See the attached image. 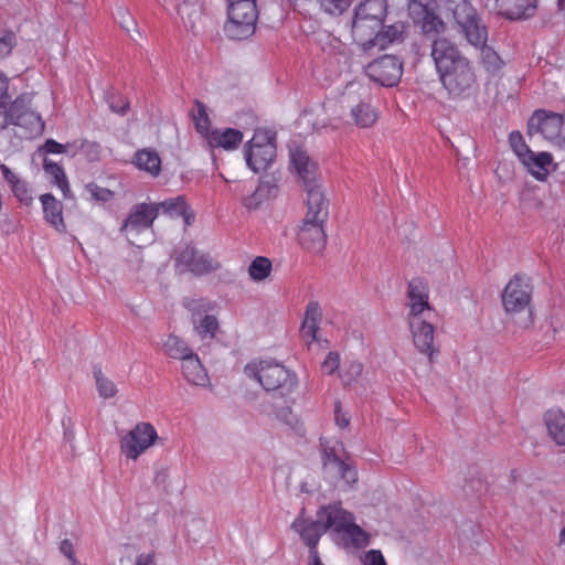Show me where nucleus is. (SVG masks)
Instances as JSON below:
<instances>
[{
  "mask_svg": "<svg viewBox=\"0 0 565 565\" xmlns=\"http://www.w3.org/2000/svg\"><path fill=\"white\" fill-rule=\"evenodd\" d=\"M408 14L416 25H419L425 34L441 33L445 23L436 14V0H408Z\"/></svg>",
  "mask_w": 565,
  "mask_h": 565,
  "instance_id": "nucleus-13",
  "label": "nucleus"
},
{
  "mask_svg": "<svg viewBox=\"0 0 565 565\" xmlns=\"http://www.w3.org/2000/svg\"><path fill=\"white\" fill-rule=\"evenodd\" d=\"M431 57L440 83L449 95H471L477 85V76L470 61L455 43L446 38L436 39L431 44Z\"/></svg>",
  "mask_w": 565,
  "mask_h": 565,
  "instance_id": "nucleus-1",
  "label": "nucleus"
},
{
  "mask_svg": "<svg viewBox=\"0 0 565 565\" xmlns=\"http://www.w3.org/2000/svg\"><path fill=\"white\" fill-rule=\"evenodd\" d=\"M41 150L46 154L65 153L67 151V145L60 143L54 139H47L41 147Z\"/></svg>",
  "mask_w": 565,
  "mask_h": 565,
  "instance_id": "nucleus-51",
  "label": "nucleus"
},
{
  "mask_svg": "<svg viewBox=\"0 0 565 565\" xmlns=\"http://www.w3.org/2000/svg\"><path fill=\"white\" fill-rule=\"evenodd\" d=\"M387 7V0H364L355 8L352 33L359 44L370 41L383 26Z\"/></svg>",
  "mask_w": 565,
  "mask_h": 565,
  "instance_id": "nucleus-4",
  "label": "nucleus"
},
{
  "mask_svg": "<svg viewBox=\"0 0 565 565\" xmlns=\"http://www.w3.org/2000/svg\"><path fill=\"white\" fill-rule=\"evenodd\" d=\"M403 25L392 24L383 29V26L370 36V41L359 44L364 51L376 47L385 50L390 44L402 40Z\"/></svg>",
  "mask_w": 565,
  "mask_h": 565,
  "instance_id": "nucleus-23",
  "label": "nucleus"
},
{
  "mask_svg": "<svg viewBox=\"0 0 565 565\" xmlns=\"http://www.w3.org/2000/svg\"><path fill=\"white\" fill-rule=\"evenodd\" d=\"M94 379L96 382V388L100 397L107 399L114 397L118 390L114 381L108 379L102 371L100 366L94 367Z\"/></svg>",
  "mask_w": 565,
  "mask_h": 565,
  "instance_id": "nucleus-37",
  "label": "nucleus"
},
{
  "mask_svg": "<svg viewBox=\"0 0 565 565\" xmlns=\"http://www.w3.org/2000/svg\"><path fill=\"white\" fill-rule=\"evenodd\" d=\"M157 217L158 211L153 203H138L132 206L125 218L120 232L125 234L132 245L140 248L142 244L137 242L138 236L151 230Z\"/></svg>",
  "mask_w": 565,
  "mask_h": 565,
  "instance_id": "nucleus-11",
  "label": "nucleus"
},
{
  "mask_svg": "<svg viewBox=\"0 0 565 565\" xmlns=\"http://www.w3.org/2000/svg\"><path fill=\"white\" fill-rule=\"evenodd\" d=\"M317 518L323 521L327 530L331 529L337 533H342L354 522V515L344 510L341 503L322 507L318 511Z\"/></svg>",
  "mask_w": 565,
  "mask_h": 565,
  "instance_id": "nucleus-21",
  "label": "nucleus"
},
{
  "mask_svg": "<svg viewBox=\"0 0 565 565\" xmlns=\"http://www.w3.org/2000/svg\"><path fill=\"white\" fill-rule=\"evenodd\" d=\"M320 445L323 451L324 472L331 478L342 480L349 487L355 484L359 479L356 468L339 456V451L343 450V444L335 441L331 446L329 440L321 439Z\"/></svg>",
  "mask_w": 565,
  "mask_h": 565,
  "instance_id": "nucleus-10",
  "label": "nucleus"
},
{
  "mask_svg": "<svg viewBox=\"0 0 565 565\" xmlns=\"http://www.w3.org/2000/svg\"><path fill=\"white\" fill-rule=\"evenodd\" d=\"M550 437L558 445L565 446V414L561 409H550L544 415Z\"/></svg>",
  "mask_w": 565,
  "mask_h": 565,
  "instance_id": "nucleus-31",
  "label": "nucleus"
},
{
  "mask_svg": "<svg viewBox=\"0 0 565 565\" xmlns=\"http://www.w3.org/2000/svg\"><path fill=\"white\" fill-rule=\"evenodd\" d=\"M533 287L530 278L524 275H514L502 292V306L507 313L515 315L529 311V321L532 322L531 300Z\"/></svg>",
  "mask_w": 565,
  "mask_h": 565,
  "instance_id": "nucleus-8",
  "label": "nucleus"
},
{
  "mask_svg": "<svg viewBox=\"0 0 565 565\" xmlns=\"http://www.w3.org/2000/svg\"><path fill=\"white\" fill-rule=\"evenodd\" d=\"M14 196L25 205H30L33 201L32 190L29 186L28 182L21 180L18 184H15L12 189Z\"/></svg>",
  "mask_w": 565,
  "mask_h": 565,
  "instance_id": "nucleus-47",
  "label": "nucleus"
},
{
  "mask_svg": "<svg viewBox=\"0 0 565 565\" xmlns=\"http://www.w3.org/2000/svg\"><path fill=\"white\" fill-rule=\"evenodd\" d=\"M290 161L306 190L310 186H320L317 182L318 166L310 160L306 151L300 148L290 150Z\"/></svg>",
  "mask_w": 565,
  "mask_h": 565,
  "instance_id": "nucleus-22",
  "label": "nucleus"
},
{
  "mask_svg": "<svg viewBox=\"0 0 565 565\" xmlns=\"http://www.w3.org/2000/svg\"><path fill=\"white\" fill-rule=\"evenodd\" d=\"M85 190L89 194V199L97 202H109L115 196L111 190L103 188L95 182L87 183Z\"/></svg>",
  "mask_w": 565,
  "mask_h": 565,
  "instance_id": "nucleus-45",
  "label": "nucleus"
},
{
  "mask_svg": "<svg viewBox=\"0 0 565 565\" xmlns=\"http://www.w3.org/2000/svg\"><path fill=\"white\" fill-rule=\"evenodd\" d=\"M552 161L553 157L550 152L542 151L535 153L531 151L529 157L524 158L521 163L536 180L544 181L550 173Z\"/></svg>",
  "mask_w": 565,
  "mask_h": 565,
  "instance_id": "nucleus-26",
  "label": "nucleus"
},
{
  "mask_svg": "<svg viewBox=\"0 0 565 565\" xmlns=\"http://www.w3.org/2000/svg\"><path fill=\"white\" fill-rule=\"evenodd\" d=\"M340 366V355L338 352H329L322 362L321 370L324 374H333Z\"/></svg>",
  "mask_w": 565,
  "mask_h": 565,
  "instance_id": "nucleus-49",
  "label": "nucleus"
},
{
  "mask_svg": "<svg viewBox=\"0 0 565 565\" xmlns=\"http://www.w3.org/2000/svg\"><path fill=\"white\" fill-rule=\"evenodd\" d=\"M198 114L194 116L195 128L198 132L206 139L209 135L212 132L211 121L209 115L205 110V107L202 103H198Z\"/></svg>",
  "mask_w": 565,
  "mask_h": 565,
  "instance_id": "nucleus-43",
  "label": "nucleus"
},
{
  "mask_svg": "<svg viewBox=\"0 0 565 565\" xmlns=\"http://www.w3.org/2000/svg\"><path fill=\"white\" fill-rule=\"evenodd\" d=\"M32 94H21L10 105L4 104L0 114V129L13 125L28 130L30 134H40L44 128L41 116L31 109Z\"/></svg>",
  "mask_w": 565,
  "mask_h": 565,
  "instance_id": "nucleus-5",
  "label": "nucleus"
},
{
  "mask_svg": "<svg viewBox=\"0 0 565 565\" xmlns=\"http://www.w3.org/2000/svg\"><path fill=\"white\" fill-rule=\"evenodd\" d=\"M366 74L372 81L392 87L403 75V64L395 55L385 54L367 64Z\"/></svg>",
  "mask_w": 565,
  "mask_h": 565,
  "instance_id": "nucleus-14",
  "label": "nucleus"
},
{
  "mask_svg": "<svg viewBox=\"0 0 565 565\" xmlns=\"http://www.w3.org/2000/svg\"><path fill=\"white\" fill-rule=\"evenodd\" d=\"M43 169L46 175L50 177L51 182L61 190L64 199L71 198V188L64 169L47 158L43 160Z\"/></svg>",
  "mask_w": 565,
  "mask_h": 565,
  "instance_id": "nucleus-32",
  "label": "nucleus"
},
{
  "mask_svg": "<svg viewBox=\"0 0 565 565\" xmlns=\"http://www.w3.org/2000/svg\"><path fill=\"white\" fill-rule=\"evenodd\" d=\"M134 164L151 177H158L161 172V158L156 150L140 149L134 156Z\"/></svg>",
  "mask_w": 565,
  "mask_h": 565,
  "instance_id": "nucleus-30",
  "label": "nucleus"
},
{
  "mask_svg": "<svg viewBox=\"0 0 565 565\" xmlns=\"http://www.w3.org/2000/svg\"><path fill=\"white\" fill-rule=\"evenodd\" d=\"M425 302H429L428 282L423 278L415 277L408 282L407 303Z\"/></svg>",
  "mask_w": 565,
  "mask_h": 565,
  "instance_id": "nucleus-34",
  "label": "nucleus"
},
{
  "mask_svg": "<svg viewBox=\"0 0 565 565\" xmlns=\"http://www.w3.org/2000/svg\"><path fill=\"white\" fill-rule=\"evenodd\" d=\"M135 565H156L154 552L138 555Z\"/></svg>",
  "mask_w": 565,
  "mask_h": 565,
  "instance_id": "nucleus-57",
  "label": "nucleus"
},
{
  "mask_svg": "<svg viewBox=\"0 0 565 565\" xmlns=\"http://www.w3.org/2000/svg\"><path fill=\"white\" fill-rule=\"evenodd\" d=\"M276 135L271 130L258 128L247 142L245 159L249 169L258 173L265 171L276 157Z\"/></svg>",
  "mask_w": 565,
  "mask_h": 565,
  "instance_id": "nucleus-7",
  "label": "nucleus"
},
{
  "mask_svg": "<svg viewBox=\"0 0 565 565\" xmlns=\"http://www.w3.org/2000/svg\"><path fill=\"white\" fill-rule=\"evenodd\" d=\"M294 9L301 10L305 9L308 4L313 2V0H289Z\"/></svg>",
  "mask_w": 565,
  "mask_h": 565,
  "instance_id": "nucleus-58",
  "label": "nucleus"
},
{
  "mask_svg": "<svg viewBox=\"0 0 565 565\" xmlns=\"http://www.w3.org/2000/svg\"><path fill=\"white\" fill-rule=\"evenodd\" d=\"M244 204H245V206H246V207H248V209H250V207H252V205L249 204V202H248V201H246Z\"/></svg>",
  "mask_w": 565,
  "mask_h": 565,
  "instance_id": "nucleus-63",
  "label": "nucleus"
},
{
  "mask_svg": "<svg viewBox=\"0 0 565 565\" xmlns=\"http://www.w3.org/2000/svg\"><path fill=\"white\" fill-rule=\"evenodd\" d=\"M452 15L467 41L471 45L480 47V64L483 70L488 74L498 75L503 68L504 62L492 47L486 44L487 28L481 23L476 9L467 0H462L452 9Z\"/></svg>",
  "mask_w": 565,
  "mask_h": 565,
  "instance_id": "nucleus-2",
  "label": "nucleus"
},
{
  "mask_svg": "<svg viewBox=\"0 0 565 565\" xmlns=\"http://www.w3.org/2000/svg\"><path fill=\"white\" fill-rule=\"evenodd\" d=\"M559 542L562 544H565V526L562 529V531L559 533Z\"/></svg>",
  "mask_w": 565,
  "mask_h": 565,
  "instance_id": "nucleus-61",
  "label": "nucleus"
},
{
  "mask_svg": "<svg viewBox=\"0 0 565 565\" xmlns=\"http://www.w3.org/2000/svg\"><path fill=\"white\" fill-rule=\"evenodd\" d=\"M408 313L407 322L412 323L420 320H434L435 309L429 302L425 303H407Z\"/></svg>",
  "mask_w": 565,
  "mask_h": 565,
  "instance_id": "nucleus-39",
  "label": "nucleus"
},
{
  "mask_svg": "<svg viewBox=\"0 0 565 565\" xmlns=\"http://www.w3.org/2000/svg\"><path fill=\"white\" fill-rule=\"evenodd\" d=\"M297 241L309 252H322L327 244L326 224L299 223Z\"/></svg>",
  "mask_w": 565,
  "mask_h": 565,
  "instance_id": "nucleus-18",
  "label": "nucleus"
},
{
  "mask_svg": "<svg viewBox=\"0 0 565 565\" xmlns=\"http://www.w3.org/2000/svg\"><path fill=\"white\" fill-rule=\"evenodd\" d=\"M45 221L58 232H65L66 225L63 218V205L51 193L40 196Z\"/></svg>",
  "mask_w": 565,
  "mask_h": 565,
  "instance_id": "nucleus-25",
  "label": "nucleus"
},
{
  "mask_svg": "<svg viewBox=\"0 0 565 565\" xmlns=\"http://www.w3.org/2000/svg\"><path fill=\"white\" fill-rule=\"evenodd\" d=\"M291 529L297 532L302 539L303 543L309 547V554L312 555L313 551H318L320 537L327 532L323 521L306 519L298 516L291 524Z\"/></svg>",
  "mask_w": 565,
  "mask_h": 565,
  "instance_id": "nucleus-19",
  "label": "nucleus"
},
{
  "mask_svg": "<svg viewBox=\"0 0 565 565\" xmlns=\"http://www.w3.org/2000/svg\"><path fill=\"white\" fill-rule=\"evenodd\" d=\"M15 45V35L7 32L0 35V60L9 56Z\"/></svg>",
  "mask_w": 565,
  "mask_h": 565,
  "instance_id": "nucleus-48",
  "label": "nucleus"
},
{
  "mask_svg": "<svg viewBox=\"0 0 565 565\" xmlns=\"http://www.w3.org/2000/svg\"><path fill=\"white\" fill-rule=\"evenodd\" d=\"M244 372L265 391H280L282 395L294 392L298 384L296 373L273 359L252 361L246 364Z\"/></svg>",
  "mask_w": 565,
  "mask_h": 565,
  "instance_id": "nucleus-3",
  "label": "nucleus"
},
{
  "mask_svg": "<svg viewBox=\"0 0 565 565\" xmlns=\"http://www.w3.org/2000/svg\"><path fill=\"white\" fill-rule=\"evenodd\" d=\"M109 106L114 113L119 115H126L129 110L130 104L126 98L113 95L109 102Z\"/></svg>",
  "mask_w": 565,
  "mask_h": 565,
  "instance_id": "nucleus-50",
  "label": "nucleus"
},
{
  "mask_svg": "<svg viewBox=\"0 0 565 565\" xmlns=\"http://www.w3.org/2000/svg\"><path fill=\"white\" fill-rule=\"evenodd\" d=\"M9 77L0 70V114L4 108V104L10 98L9 95Z\"/></svg>",
  "mask_w": 565,
  "mask_h": 565,
  "instance_id": "nucleus-52",
  "label": "nucleus"
},
{
  "mask_svg": "<svg viewBox=\"0 0 565 565\" xmlns=\"http://www.w3.org/2000/svg\"><path fill=\"white\" fill-rule=\"evenodd\" d=\"M195 331L202 338H214L218 330V321L213 315H205L194 323Z\"/></svg>",
  "mask_w": 565,
  "mask_h": 565,
  "instance_id": "nucleus-40",
  "label": "nucleus"
},
{
  "mask_svg": "<svg viewBox=\"0 0 565 565\" xmlns=\"http://www.w3.org/2000/svg\"><path fill=\"white\" fill-rule=\"evenodd\" d=\"M363 372V364L359 361H348L340 371V377L345 385L355 382Z\"/></svg>",
  "mask_w": 565,
  "mask_h": 565,
  "instance_id": "nucleus-41",
  "label": "nucleus"
},
{
  "mask_svg": "<svg viewBox=\"0 0 565 565\" xmlns=\"http://www.w3.org/2000/svg\"><path fill=\"white\" fill-rule=\"evenodd\" d=\"M0 170L11 189L21 181V179H19L18 175L6 164H1Z\"/></svg>",
  "mask_w": 565,
  "mask_h": 565,
  "instance_id": "nucleus-55",
  "label": "nucleus"
},
{
  "mask_svg": "<svg viewBox=\"0 0 565 565\" xmlns=\"http://www.w3.org/2000/svg\"><path fill=\"white\" fill-rule=\"evenodd\" d=\"M509 143L520 161L529 157V153L532 151L530 147L526 145L522 134L518 130H513L510 132Z\"/></svg>",
  "mask_w": 565,
  "mask_h": 565,
  "instance_id": "nucleus-42",
  "label": "nucleus"
},
{
  "mask_svg": "<svg viewBox=\"0 0 565 565\" xmlns=\"http://www.w3.org/2000/svg\"><path fill=\"white\" fill-rule=\"evenodd\" d=\"M290 414H291V409H290V407H289V406H287V407L282 408V409L280 411V413H278L276 416H277L278 418H281V419H284V420H287V416H288V415H290Z\"/></svg>",
  "mask_w": 565,
  "mask_h": 565,
  "instance_id": "nucleus-60",
  "label": "nucleus"
},
{
  "mask_svg": "<svg viewBox=\"0 0 565 565\" xmlns=\"http://www.w3.org/2000/svg\"><path fill=\"white\" fill-rule=\"evenodd\" d=\"M178 266L195 274L204 275L218 267V264L207 255L199 253L193 246L188 245L175 258Z\"/></svg>",
  "mask_w": 565,
  "mask_h": 565,
  "instance_id": "nucleus-17",
  "label": "nucleus"
},
{
  "mask_svg": "<svg viewBox=\"0 0 565 565\" xmlns=\"http://www.w3.org/2000/svg\"><path fill=\"white\" fill-rule=\"evenodd\" d=\"M320 4V8L331 14V15H340L344 11H347L351 6V0H317Z\"/></svg>",
  "mask_w": 565,
  "mask_h": 565,
  "instance_id": "nucleus-46",
  "label": "nucleus"
},
{
  "mask_svg": "<svg viewBox=\"0 0 565 565\" xmlns=\"http://www.w3.org/2000/svg\"><path fill=\"white\" fill-rule=\"evenodd\" d=\"M413 343L416 349L433 361L438 350L434 345L435 327L433 320H420L408 323Z\"/></svg>",
  "mask_w": 565,
  "mask_h": 565,
  "instance_id": "nucleus-16",
  "label": "nucleus"
},
{
  "mask_svg": "<svg viewBox=\"0 0 565 565\" xmlns=\"http://www.w3.org/2000/svg\"><path fill=\"white\" fill-rule=\"evenodd\" d=\"M153 206L157 209L158 214L162 211V213L170 217H182L186 225H190L194 218V215L183 195H178L160 203H153Z\"/></svg>",
  "mask_w": 565,
  "mask_h": 565,
  "instance_id": "nucleus-24",
  "label": "nucleus"
},
{
  "mask_svg": "<svg viewBox=\"0 0 565 565\" xmlns=\"http://www.w3.org/2000/svg\"><path fill=\"white\" fill-rule=\"evenodd\" d=\"M227 4L230 36L242 40L253 34L258 18L256 0H227Z\"/></svg>",
  "mask_w": 565,
  "mask_h": 565,
  "instance_id": "nucleus-6",
  "label": "nucleus"
},
{
  "mask_svg": "<svg viewBox=\"0 0 565 565\" xmlns=\"http://www.w3.org/2000/svg\"><path fill=\"white\" fill-rule=\"evenodd\" d=\"M205 140L211 148L233 150L242 142L243 134L234 128H226L224 130L213 129Z\"/></svg>",
  "mask_w": 565,
  "mask_h": 565,
  "instance_id": "nucleus-28",
  "label": "nucleus"
},
{
  "mask_svg": "<svg viewBox=\"0 0 565 565\" xmlns=\"http://www.w3.org/2000/svg\"><path fill=\"white\" fill-rule=\"evenodd\" d=\"M163 347L170 358L181 361L193 353L186 343L177 335H169Z\"/></svg>",
  "mask_w": 565,
  "mask_h": 565,
  "instance_id": "nucleus-36",
  "label": "nucleus"
},
{
  "mask_svg": "<svg viewBox=\"0 0 565 565\" xmlns=\"http://www.w3.org/2000/svg\"><path fill=\"white\" fill-rule=\"evenodd\" d=\"M311 564L310 565H323L318 551H313L312 555H310Z\"/></svg>",
  "mask_w": 565,
  "mask_h": 565,
  "instance_id": "nucleus-59",
  "label": "nucleus"
},
{
  "mask_svg": "<svg viewBox=\"0 0 565 565\" xmlns=\"http://www.w3.org/2000/svg\"><path fill=\"white\" fill-rule=\"evenodd\" d=\"M364 565H387L380 550H370L364 555Z\"/></svg>",
  "mask_w": 565,
  "mask_h": 565,
  "instance_id": "nucleus-54",
  "label": "nucleus"
},
{
  "mask_svg": "<svg viewBox=\"0 0 565 565\" xmlns=\"http://www.w3.org/2000/svg\"><path fill=\"white\" fill-rule=\"evenodd\" d=\"M181 369L185 380L194 385H205L207 373L199 360L198 355L192 353L181 361Z\"/></svg>",
  "mask_w": 565,
  "mask_h": 565,
  "instance_id": "nucleus-29",
  "label": "nucleus"
},
{
  "mask_svg": "<svg viewBox=\"0 0 565 565\" xmlns=\"http://www.w3.org/2000/svg\"><path fill=\"white\" fill-rule=\"evenodd\" d=\"M527 134H540L553 145L565 143V121L559 114L539 109L527 121Z\"/></svg>",
  "mask_w": 565,
  "mask_h": 565,
  "instance_id": "nucleus-9",
  "label": "nucleus"
},
{
  "mask_svg": "<svg viewBox=\"0 0 565 565\" xmlns=\"http://www.w3.org/2000/svg\"><path fill=\"white\" fill-rule=\"evenodd\" d=\"M60 550L66 557H68L72 561V564H74V562H77L74 557V547L70 540L62 541Z\"/></svg>",
  "mask_w": 565,
  "mask_h": 565,
  "instance_id": "nucleus-56",
  "label": "nucleus"
},
{
  "mask_svg": "<svg viewBox=\"0 0 565 565\" xmlns=\"http://www.w3.org/2000/svg\"><path fill=\"white\" fill-rule=\"evenodd\" d=\"M351 115L354 124L360 128L372 127L377 120V113L366 103H360L354 106L351 109Z\"/></svg>",
  "mask_w": 565,
  "mask_h": 565,
  "instance_id": "nucleus-33",
  "label": "nucleus"
},
{
  "mask_svg": "<svg viewBox=\"0 0 565 565\" xmlns=\"http://www.w3.org/2000/svg\"><path fill=\"white\" fill-rule=\"evenodd\" d=\"M185 308L191 312L193 323L196 322L198 319L202 318L209 312L213 311L216 307L214 301H211L205 298L200 299H188L184 302Z\"/></svg>",
  "mask_w": 565,
  "mask_h": 565,
  "instance_id": "nucleus-38",
  "label": "nucleus"
},
{
  "mask_svg": "<svg viewBox=\"0 0 565 565\" xmlns=\"http://www.w3.org/2000/svg\"><path fill=\"white\" fill-rule=\"evenodd\" d=\"M273 271L271 260L265 256L255 257L248 266L249 278L255 282L266 280Z\"/></svg>",
  "mask_w": 565,
  "mask_h": 565,
  "instance_id": "nucleus-35",
  "label": "nucleus"
},
{
  "mask_svg": "<svg viewBox=\"0 0 565 565\" xmlns=\"http://www.w3.org/2000/svg\"><path fill=\"white\" fill-rule=\"evenodd\" d=\"M334 420L337 426L341 429L348 428L350 425V417L347 413L342 412L339 401H337L334 405Z\"/></svg>",
  "mask_w": 565,
  "mask_h": 565,
  "instance_id": "nucleus-53",
  "label": "nucleus"
},
{
  "mask_svg": "<svg viewBox=\"0 0 565 565\" xmlns=\"http://www.w3.org/2000/svg\"><path fill=\"white\" fill-rule=\"evenodd\" d=\"M157 438V430L150 423H139L122 437L120 451L128 459L136 460L154 444Z\"/></svg>",
  "mask_w": 565,
  "mask_h": 565,
  "instance_id": "nucleus-12",
  "label": "nucleus"
},
{
  "mask_svg": "<svg viewBox=\"0 0 565 565\" xmlns=\"http://www.w3.org/2000/svg\"><path fill=\"white\" fill-rule=\"evenodd\" d=\"M306 192L307 211L300 223L326 224L329 216V202L320 186H310Z\"/></svg>",
  "mask_w": 565,
  "mask_h": 565,
  "instance_id": "nucleus-15",
  "label": "nucleus"
},
{
  "mask_svg": "<svg viewBox=\"0 0 565 565\" xmlns=\"http://www.w3.org/2000/svg\"><path fill=\"white\" fill-rule=\"evenodd\" d=\"M561 10H565V0H557Z\"/></svg>",
  "mask_w": 565,
  "mask_h": 565,
  "instance_id": "nucleus-62",
  "label": "nucleus"
},
{
  "mask_svg": "<svg viewBox=\"0 0 565 565\" xmlns=\"http://www.w3.org/2000/svg\"><path fill=\"white\" fill-rule=\"evenodd\" d=\"M322 320V312L317 301H310L305 311L301 324V335L309 342L318 340L319 326Z\"/></svg>",
  "mask_w": 565,
  "mask_h": 565,
  "instance_id": "nucleus-27",
  "label": "nucleus"
},
{
  "mask_svg": "<svg viewBox=\"0 0 565 565\" xmlns=\"http://www.w3.org/2000/svg\"><path fill=\"white\" fill-rule=\"evenodd\" d=\"M355 547H363L369 543V535L354 522L342 532Z\"/></svg>",
  "mask_w": 565,
  "mask_h": 565,
  "instance_id": "nucleus-44",
  "label": "nucleus"
},
{
  "mask_svg": "<svg viewBox=\"0 0 565 565\" xmlns=\"http://www.w3.org/2000/svg\"><path fill=\"white\" fill-rule=\"evenodd\" d=\"M537 4L539 0H495L499 14L512 21L534 17Z\"/></svg>",
  "mask_w": 565,
  "mask_h": 565,
  "instance_id": "nucleus-20",
  "label": "nucleus"
}]
</instances>
